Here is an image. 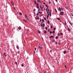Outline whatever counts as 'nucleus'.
<instances>
[{
  "label": "nucleus",
  "mask_w": 73,
  "mask_h": 73,
  "mask_svg": "<svg viewBox=\"0 0 73 73\" xmlns=\"http://www.w3.org/2000/svg\"><path fill=\"white\" fill-rule=\"evenodd\" d=\"M48 10V8H46V11H47V10Z\"/></svg>",
  "instance_id": "nucleus-48"
},
{
  "label": "nucleus",
  "mask_w": 73,
  "mask_h": 73,
  "mask_svg": "<svg viewBox=\"0 0 73 73\" xmlns=\"http://www.w3.org/2000/svg\"><path fill=\"white\" fill-rule=\"evenodd\" d=\"M4 55H5V53H4Z\"/></svg>",
  "instance_id": "nucleus-57"
},
{
  "label": "nucleus",
  "mask_w": 73,
  "mask_h": 73,
  "mask_svg": "<svg viewBox=\"0 0 73 73\" xmlns=\"http://www.w3.org/2000/svg\"><path fill=\"white\" fill-rule=\"evenodd\" d=\"M42 22H43V23H44V19H42Z\"/></svg>",
  "instance_id": "nucleus-14"
},
{
  "label": "nucleus",
  "mask_w": 73,
  "mask_h": 73,
  "mask_svg": "<svg viewBox=\"0 0 73 73\" xmlns=\"http://www.w3.org/2000/svg\"><path fill=\"white\" fill-rule=\"evenodd\" d=\"M41 10L42 11V7H41Z\"/></svg>",
  "instance_id": "nucleus-37"
},
{
  "label": "nucleus",
  "mask_w": 73,
  "mask_h": 73,
  "mask_svg": "<svg viewBox=\"0 0 73 73\" xmlns=\"http://www.w3.org/2000/svg\"><path fill=\"white\" fill-rule=\"evenodd\" d=\"M38 33H39L40 34V31L38 30Z\"/></svg>",
  "instance_id": "nucleus-18"
},
{
  "label": "nucleus",
  "mask_w": 73,
  "mask_h": 73,
  "mask_svg": "<svg viewBox=\"0 0 73 73\" xmlns=\"http://www.w3.org/2000/svg\"><path fill=\"white\" fill-rule=\"evenodd\" d=\"M48 24H49V23H50V22H49V21H48Z\"/></svg>",
  "instance_id": "nucleus-29"
},
{
  "label": "nucleus",
  "mask_w": 73,
  "mask_h": 73,
  "mask_svg": "<svg viewBox=\"0 0 73 73\" xmlns=\"http://www.w3.org/2000/svg\"><path fill=\"white\" fill-rule=\"evenodd\" d=\"M45 29L46 30H47V29H48V28L47 27H45Z\"/></svg>",
  "instance_id": "nucleus-24"
},
{
  "label": "nucleus",
  "mask_w": 73,
  "mask_h": 73,
  "mask_svg": "<svg viewBox=\"0 0 73 73\" xmlns=\"http://www.w3.org/2000/svg\"><path fill=\"white\" fill-rule=\"evenodd\" d=\"M51 13H50V14H49V16H51Z\"/></svg>",
  "instance_id": "nucleus-42"
},
{
  "label": "nucleus",
  "mask_w": 73,
  "mask_h": 73,
  "mask_svg": "<svg viewBox=\"0 0 73 73\" xmlns=\"http://www.w3.org/2000/svg\"><path fill=\"white\" fill-rule=\"evenodd\" d=\"M18 28L19 30H20L21 29V27L19 26Z\"/></svg>",
  "instance_id": "nucleus-4"
},
{
  "label": "nucleus",
  "mask_w": 73,
  "mask_h": 73,
  "mask_svg": "<svg viewBox=\"0 0 73 73\" xmlns=\"http://www.w3.org/2000/svg\"><path fill=\"white\" fill-rule=\"evenodd\" d=\"M67 29L69 32H70V29H69V28H68Z\"/></svg>",
  "instance_id": "nucleus-6"
},
{
  "label": "nucleus",
  "mask_w": 73,
  "mask_h": 73,
  "mask_svg": "<svg viewBox=\"0 0 73 73\" xmlns=\"http://www.w3.org/2000/svg\"><path fill=\"white\" fill-rule=\"evenodd\" d=\"M53 37V36H49L50 38H52Z\"/></svg>",
  "instance_id": "nucleus-9"
},
{
  "label": "nucleus",
  "mask_w": 73,
  "mask_h": 73,
  "mask_svg": "<svg viewBox=\"0 0 73 73\" xmlns=\"http://www.w3.org/2000/svg\"><path fill=\"white\" fill-rule=\"evenodd\" d=\"M25 17H26V18L28 17L27 16V15H26V14H25Z\"/></svg>",
  "instance_id": "nucleus-20"
},
{
  "label": "nucleus",
  "mask_w": 73,
  "mask_h": 73,
  "mask_svg": "<svg viewBox=\"0 0 73 73\" xmlns=\"http://www.w3.org/2000/svg\"><path fill=\"white\" fill-rule=\"evenodd\" d=\"M19 53H20V52L18 51V52L17 53L18 54H19Z\"/></svg>",
  "instance_id": "nucleus-56"
},
{
  "label": "nucleus",
  "mask_w": 73,
  "mask_h": 73,
  "mask_svg": "<svg viewBox=\"0 0 73 73\" xmlns=\"http://www.w3.org/2000/svg\"><path fill=\"white\" fill-rule=\"evenodd\" d=\"M41 25L42 27H44V26H45V24L43 23V25Z\"/></svg>",
  "instance_id": "nucleus-3"
},
{
  "label": "nucleus",
  "mask_w": 73,
  "mask_h": 73,
  "mask_svg": "<svg viewBox=\"0 0 73 73\" xmlns=\"http://www.w3.org/2000/svg\"><path fill=\"white\" fill-rule=\"evenodd\" d=\"M40 16H43V14H42L41 15H40Z\"/></svg>",
  "instance_id": "nucleus-51"
},
{
  "label": "nucleus",
  "mask_w": 73,
  "mask_h": 73,
  "mask_svg": "<svg viewBox=\"0 0 73 73\" xmlns=\"http://www.w3.org/2000/svg\"><path fill=\"white\" fill-rule=\"evenodd\" d=\"M11 3L13 5H14V4H13V3Z\"/></svg>",
  "instance_id": "nucleus-44"
},
{
  "label": "nucleus",
  "mask_w": 73,
  "mask_h": 73,
  "mask_svg": "<svg viewBox=\"0 0 73 73\" xmlns=\"http://www.w3.org/2000/svg\"><path fill=\"white\" fill-rule=\"evenodd\" d=\"M49 11H47V13H48V14H49Z\"/></svg>",
  "instance_id": "nucleus-41"
},
{
  "label": "nucleus",
  "mask_w": 73,
  "mask_h": 73,
  "mask_svg": "<svg viewBox=\"0 0 73 73\" xmlns=\"http://www.w3.org/2000/svg\"><path fill=\"white\" fill-rule=\"evenodd\" d=\"M52 28H53V26L51 25V26L50 28H51V29H52Z\"/></svg>",
  "instance_id": "nucleus-27"
},
{
  "label": "nucleus",
  "mask_w": 73,
  "mask_h": 73,
  "mask_svg": "<svg viewBox=\"0 0 73 73\" xmlns=\"http://www.w3.org/2000/svg\"><path fill=\"white\" fill-rule=\"evenodd\" d=\"M35 19L36 20H39V17H35Z\"/></svg>",
  "instance_id": "nucleus-2"
},
{
  "label": "nucleus",
  "mask_w": 73,
  "mask_h": 73,
  "mask_svg": "<svg viewBox=\"0 0 73 73\" xmlns=\"http://www.w3.org/2000/svg\"><path fill=\"white\" fill-rule=\"evenodd\" d=\"M13 9H15V10H16V9H15V7H13Z\"/></svg>",
  "instance_id": "nucleus-49"
},
{
  "label": "nucleus",
  "mask_w": 73,
  "mask_h": 73,
  "mask_svg": "<svg viewBox=\"0 0 73 73\" xmlns=\"http://www.w3.org/2000/svg\"><path fill=\"white\" fill-rule=\"evenodd\" d=\"M55 0L56 1V2H57V1H58L57 0Z\"/></svg>",
  "instance_id": "nucleus-61"
},
{
  "label": "nucleus",
  "mask_w": 73,
  "mask_h": 73,
  "mask_svg": "<svg viewBox=\"0 0 73 73\" xmlns=\"http://www.w3.org/2000/svg\"><path fill=\"white\" fill-rule=\"evenodd\" d=\"M35 50H36V47L35 48Z\"/></svg>",
  "instance_id": "nucleus-58"
},
{
  "label": "nucleus",
  "mask_w": 73,
  "mask_h": 73,
  "mask_svg": "<svg viewBox=\"0 0 73 73\" xmlns=\"http://www.w3.org/2000/svg\"><path fill=\"white\" fill-rule=\"evenodd\" d=\"M64 14V12H60V15H61L62 16V15H63V14Z\"/></svg>",
  "instance_id": "nucleus-1"
},
{
  "label": "nucleus",
  "mask_w": 73,
  "mask_h": 73,
  "mask_svg": "<svg viewBox=\"0 0 73 73\" xmlns=\"http://www.w3.org/2000/svg\"><path fill=\"white\" fill-rule=\"evenodd\" d=\"M49 4H51L50 2V1H49Z\"/></svg>",
  "instance_id": "nucleus-55"
},
{
  "label": "nucleus",
  "mask_w": 73,
  "mask_h": 73,
  "mask_svg": "<svg viewBox=\"0 0 73 73\" xmlns=\"http://www.w3.org/2000/svg\"><path fill=\"white\" fill-rule=\"evenodd\" d=\"M55 44H57V42H55Z\"/></svg>",
  "instance_id": "nucleus-62"
},
{
  "label": "nucleus",
  "mask_w": 73,
  "mask_h": 73,
  "mask_svg": "<svg viewBox=\"0 0 73 73\" xmlns=\"http://www.w3.org/2000/svg\"><path fill=\"white\" fill-rule=\"evenodd\" d=\"M51 12V10H50L49 13H50V12Z\"/></svg>",
  "instance_id": "nucleus-33"
},
{
  "label": "nucleus",
  "mask_w": 73,
  "mask_h": 73,
  "mask_svg": "<svg viewBox=\"0 0 73 73\" xmlns=\"http://www.w3.org/2000/svg\"><path fill=\"white\" fill-rule=\"evenodd\" d=\"M54 33H55V31H53L52 32V34Z\"/></svg>",
  "instance_id": "nucleus-13"
},
{
  "label": "nucleus",
  "mask_w": 73,
  "mask_h": 73,
  "mask_svg": "<svg viewBox=\"0 0 73 73\" xmlns=\"http://www.w3.org/2000/svg\"><path fill=\"white\" fill-rule=\"evenodd\" d=\"M48 32H50V30H49V29H48Z\"/></svg>",
  "instance_id": "nucleus-50"
},
{
  "label": "nucleus",
  "mask_w": 73,
  "mask_h": 73,
  "mask_svg": "<svg viewBox=\"0 0 73 73\" xmlns=\"http://www.w3.org/2000/svg\"><path fill=\"white\" fill-rule=\"evenodd\" d=\"M39 5V3H38L37 5H36L37 6H38V5Z\"/></svg>",
  "instance_id": "nucleus-45"
},
{
  "label": "nucleus",
  "mask_w": 73,
  "mask_h": 73,
  "mask_svg": "<svg viewBox=\"0 0 73 73\" xmlns=\"http://www.w3.org/2000/svg\"><path fill=\"white\" fill-rule=\"evenodd\" d=\"M60 35H63V34L62 33H60Z\"/></svg>",
  "instance_id": "nucleus-30"
},
{
  "label": "nucleus",
  "mask_w": 73,
  "mask_h": 73,
  "mask_svg": "<svg viewBox=\"0 0 73 73\" xmlns=\"http://www.w3.org/2000/svg\"><path fill=\"white\" fill-rule=\"evenodd\" d=\"M19 15H22V13H21L20 12L19 13Z\"/></svg>",
  "instance_id": "nucleus-22"
},
{
  "label": "nucleus",
  "mask_w": 73,
  "mask_h": 73,
  "mask_svg": "<svg viewBox=\"0 0 73 73\" xmlns=\"http://www.w3.org/2000/svg\"><path fill=\"white\" fill-rule=\"evenodd\" d=\"M34 2L35 4H37V3H36V1L35 0H34Z\"/></svg>",
  "instance_id": "nucleus-10"
},
{
  "label": "nucleus",
  "mask_w": 73,
  "mask_h": 73,
  "mask_svg": "<svg viewBox=\"0 0 73 73\" xmlns=\"http://www.w3.org/2000/svg\"><path fill=\"white\" fill-rule=\"evenodd\" d=\"M23 21H24L25 22H27V21L25 19H23Z\"/></svg>",
  "instance_id": "nucleus-40"
},
{
  "label": "nucleus",
  "mask_w": 73,
  "mask_h": 73,
  "mask_svg": "<svg viewBox=\"0 0 73 73\" xmlns=\"http://www.w3.org/2000/svg\"><path fill=\"white\" fill-rule=\"evenodd\" d=\"M66 53V51H63V53H64V54H65Z\"/></svg>",
  "instance_id": "nucleus-7"
},
{
  "label": "nucleus",
  "mask_w": 73,
  "mask_h": 73,
  "mask_svg": "<svg viewBox=\"0 0 73 73\" xmlns=\"http://www.w3.org/2000/svg\"><path fill=\"white\" fill-rule=\"evenodd\" d=\"M38 13H37L36 14V16H38Z\"/></svg>",
  "instance_id": "nucleus-47"
},
{
  "label": "nucleus",
  "mask_w": 73,
  "mask_h": 73,
  "mask_svg": "<svg viewBox=\"0 0 73 73\" xmlns=\"http://www.w3.org/2000/svg\"><path fill=\"white\" fill-rule=\"evenodd\" d=\"M64 67H65V68H66V67H67V66H66V65H65L64 66Z\"/></svg>",
  "instance_id": "nucleus-31"
},
{
  "label": "nucleus",
  "mask_w": 73,
  "mask_h": 73,
  "mask_svg": "<svg viewBox=\"0 0 73 73\" xmlns=\"http://www.w3.org/2000/svg\"><path fill=\"white\" fill-rule=\"evenodd\" d=\"M49 14H48V15H47V19H48V17L49 16Z\"/></svg>",
  "instance_id": "nucleus-8"
},
{
  "label": "nucleus",
  "mask_w": 73,
  "mask_h": 73,
  "mask_svg": "<svg viewBox=\"0 0 73 73\" xmlns=\"http://www.w3.org/2000/svg\"><path fill=\"white\" fill-rule=\"evenodd\" d=\"M43 4H44V5H45V3H44Z\"/></svg>",
  "instance_id": "nucleus-64"
},
{
  "label": "nucleus",
  "mask_w": 73,
  "mask_h": 73,
  "mask_svg": "<svg viewBox=\"0 0 73 73\" xmlns=\"http://www.w3.org/2000/svg\"><path fill=\"white\" fill-rule=\"evenodd\" d=\"M21 66H22V67L24 66V65H23V64H21Z\"/></svg>",
  "instance_id": "nucleus-34"
},
{
  "label": "nucleus",
  "mask_w": 73,
  "mask_h": 73,
  "mask_svg": "<svg viewBox=\"0 0 73 73\" xmlns=\"http://www.w3.org/2000/svg\"><path fill=\"white\" fill-rule=\"evenodd\" d=\"M42 21V20L41 19H40V22H41Z\"/></svg>",
  "instance_id": "nucleus-43"
},
{
  "label": "nucleus",
  "mask_w": 73,
  "mask_h": 73,
  "mask_svg": "<svg viewBox=\"0 0 73 73\" xmlns=\"http://www.w3.org/2000/svg\"><path fill=\"white\" fill-rule=\"evenodd\" d=\"M62 9H63V8H61V10H62Z\"/></svg>",
  "instance_id": "nucleus-59"
},
{
  "label": "nucleus",
  "mask_w": 73,
  "mask_h": 73,
  "mask_svg": "<svg viewBox=\"0 0 73 73\" xmlns=\"http://www.w3.org/2000/svg\"><path fill=\"white\" fill-rule=\"evenodd\" d=\"M17 49H19V46H17Z\"/></svg>",
  "instance_id": "nucleus-17"
},
{
  "label": "nucleus",
  "mask_w": 73,
  "mask_h": 73,
  "mask_svg": "<svg viewBox=\"0 0 73 73\" xmlns=\"http://www.w3.org/2000/svg\"><path fill=\"white\" fill-rule=\"evenodd\" d=\"M40 48V49H42V47H41Z\"/></svg>",
  "instance_id": "nucleus-60"
},
{
  "label": "nucleus",
  "mask_w": 73,
  "mask_h": 73,
  "mask_svg": "<svg viewBox=\"0 0 73 73\" xmlns=\"http://www.w3.org/2000/svg\"><path fill=\"white\" fill-rule=\"evenodd\" d=\"M44 19L45 20H46V18L45 17H44Z\"/></svg>",
  "instance_id": "nucleus-46"
},
{
  "label": "nucleus",
  "mask_w": 73,
  "mask_h": 73,
  "mask_svg": "<svg viewBox=\"0 0 73 73\" xmlns=\"http://www.w3.org/2000/svg\"><path fill=\"white\" fill-rule=\"evenodd\" d=\"M44 33L45 34H46V31L44 30Z\"/></svg>",
  "instance_id": "nucleus-12"
},
{
  "label": "nucleus",
  "mask_w": 73,
  "mask_h": 73,
  "mask_svg": "<svg viewBox=\"0 0 73 73\" xmlns=\"http://www.w3.org/2000/svg\"><path fill=\"white\" fill-rule=\"evenodd\" d=\"M38 13H40V14H42V12H40V11L38 12Z\"/></svg>",
  "instance_id": "nucleus-23"
},
{
  "label": "nucleus",
  "mask_w": 73,
  "mask_h": 73,
  "mask_svg": "<svg viewBox=\"0 0 73 73\" xmlns=\"http://www.w3.org/2000/svg\"><path fill=\"white\" fill-rule=\"evenodd\" d=\"M52 50H50V52H52Z\"/></svg>",
  "instance_id": "nucleus-54"
},
{
  "label": "nucleus",
  "mask_w": 73,
  "mask_h": 73,
  "mask_svg": "<svg viewBox=\"0 0 73 73\" xmlns=\"http://www.w3.org/2000/svg\"><path fill=\"white\" fill-rule=\"evenodd\" d=\"M37 1V2H39V3H41V1L40 0H36Z\"/></svg>",
  "instance_id": "nucleus-5"
},
{
  "label": "nucleus",
  "mask_w": 73,
  "mask_h": 73,
  "mask_svg": "<svg viewBox=\"0 0 73 73\" xmlns=\"http://www.w3.org/2000/svg\"><path fill=\"white\" fill-rule=\"evenodd\" d=\"M58 36H56V37L55 39L56 40H57V39H58Z\"/></svg>",
  "instance_id": "nucleus-11"
},
{
  "label": "nucleus",
  "mask_w": 73,
  "mask_h": 73,
  "mask_svg": "<svg viewBox=\"0 0 73 73\" xmlns=\"http://www.w3.org/2000/svg\"><path fill=\"white\" fill-rule=\"evenodd\" d=\"M52 42H55V40H53L52 41Z\"/></svg>",
  "instance_id": "nucleus-26"
},
{
  "label": "nucleus",
  "mask_w": 73,
  "mask_h": 73,
  "mask_svg": "<svg viewBox=\"0 0 73 73\" xmlns=\"http://www.w3.org/2000/svg\"><path fill=\"white\" fill-rule=\"evenodd\" d=\"M65 25H66V21H65Z\"/></svg>",
  "instance_id": "nucleus-53"
},
{
  "label": "nucleus",
  "mask_w": 73,
  "mask_h": 73,
  "mask_svg": "<svg viewBox=\"0 0 73 73\" xmlns=\"http://www.w3.org/2000/svg\"><path fill=\"white\" fill-rule=\"evenodd\" d=\"M59 10L60 11H61V8L60 7H59Z\"/></svg>",
  "instance_id": "nucleus-16"
},
{
  "label": "nucleus",
  "mask_w": 73,
  "mask_h": 73,
  "mask_svg": "<svg viewBox=\"0 0 73 73\" xmlns=\"http://www.w3.org/2000/svg\"><path fill=\"white\" fill-rule=\"evenodd\" d=\"M36 7L38 9H39V6H37Z\"/></svg>",
  "instance_id": "nucleus-15"
},
{
  "label": "nucleus",
  "mask_w": 73,
  "mask_h": 73,
  "mask_svg": "<svg viewBox=\"0 0 73 73\" xmlns=\"http://www.w3.org/2000/svg\"><path fill=\"white\" fill-rule=\"evenodd\" d=\"M69 23H70V24H71V25H72V24L70 23V21H69Z\"/></svg>",
  "instance_id": "nucleus-36"
},
{
  "label": "nucleus",
  "mask_w": 73,
  "mask_h": 73,
  "mask_svg": "<svg viewBox=\"0 0 73 73\" xmlns=\"http://www.w3.org/2000/svg\"><path fill=\"white\" fill-rule=\"evenodd\" d=\"M52 33V32L51 31H50V34H51V33Z\"/></svg>",
  "instance_id": "nucleus-32"
},
{
  "label": "nucleus",
  "mask_w": 73,
  "mask_h": 73,
  "mask_svg": "<svg viewBox=\"0 0 73 73\" xmlns=\"http://www.w3.org/2000/svg\"><path fill=\"white\" fill-rule=\"evenodd\" d=\"M33 11H34V12H35V11H36V9H34Z\"/></svg>",
  "instance_id": "nucleus-39"
},
{
  "label": "nucleus",
  "mask_w": 73,
  "mask_h": 73,
  "mask_svg": "<svg viewBox=\"0 0 73 73\" xmlns=\"http://www.w3.org/2000/svg\"><path fill=\"white\" fill-rule=\"evenodd\" d=\"M55 11H56V13H57V10H56V9H55Z\"/></svg>",
  "instance_id": "nucleus-21"
},
{
  "label": "nucleus",
  "mask_w": 73,
  "mask_h": 73,
  "mask_svg": "<svg viewBox=\"0 0 73 73\" xmlns=\"http://www.w3.org/2000/svg\"><path fill=\"white\" fill-rule=\"evenodd\" d=\"M15 64H16V65H17V62H15Z\"/></svg>",
  "instance_id": "nucleus-25"
},
{
  "label": "nucleus",
  "mask_w": 73,
  "mask_h": 73,
  "mask_svg": "<svg viewBox=\"0 0 73 73\" xmlns=\"http://www.w3.org/2000/svg\"><path fill=\"white\" fill-rule=\"evenodd\" d=\"M40 11V9H38V11Z\"/></svg>",
  "instance_id": "nucleus-63"
},
{
  "label": "nucleus",
  "mask_w": 73,
  "mask_h": 73,
  "mask_svg": "<svg viewBox=\"0 0 73 73\" xmlns=\"http://www.w3.org/2000/svg\"><path fill=\"white\" fill-rule=\"evenodd\" d=\"M57 20H60V19L59 18H57Z\"/></svg>",
  "instance_id": "nucleus-19"
},
{
  "label": "nucleus",
  "mask_w": 73,
  "mask_h": 73,
  "mask_svg": "<svg viewBox=\"0 0 73 73\" xmlns=\"http://www.w3.org/2000/svg\"><path fill=\"white\" fill-rule=\"evenodd\" d=\"M56 28H54V31H55V30H56Z\"/></svg>",
  "instance_id": "nucleus-35"
},
{
  "label": "nucleus",
  "mask_w": 73,
  "mask_h": 73,
  "mask_svg": "<svg viewBox=\"0 0 73 73\" xmlns=\"http://www.w3.org/2000/svg\"><path fill=\"white\" fill-rule=\"evenodd\" d=\"M58 35L59 36H60V34H58Z\"/></svg>",
  "instance_id": "nucleus-38"
},
{
  "label": "nucleus",
  "mask_w": 73,
  "mask_h": 73,
  "mask_svg": "<svg viewBox=\"0 0 73 73\" xmlns=\"http://www.w3.org/2000/svg\"><path fill=\"white\" fill-rule=\"evenodd\" d=\"M27 20H29V19H28V17H27Z\"/></svg>",
  "instance_id": "nucleus-52"
},
{
  "label": "nucleus",
  "mask_w": 73,
  "mask_h": 73,
  "mask_svg": "<svg viewBox=\"0 0 73 73\" xmlns=\"http://www.w3.org/2000/svg\"><path fill=\"white\" fill-rule=\"evenodd\" d=\"M45 6L46 7H47V8H48V6L47 5H46Z\"/></svg>",
  "instance_id": "nucleus-28"
}]
</instances>
